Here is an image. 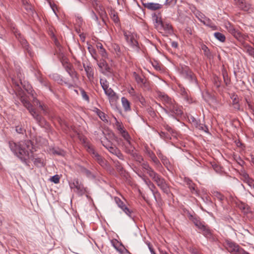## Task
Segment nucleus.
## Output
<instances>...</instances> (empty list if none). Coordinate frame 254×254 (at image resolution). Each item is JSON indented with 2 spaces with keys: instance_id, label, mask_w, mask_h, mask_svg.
<instances>
[{
  "instance_id": "f257e3e1",
  "label": "nucleus",
  "mask_w": 254,
  "mask_h": 254,
  "mask_svg": "<svg viewBox=\"0 0 254 254\" xmlns=\"http://www.w3.org/2000/svg\"><path fill=\"white\" fill-rule=\"evenodd\" d=\"M9 146L11 150L22 161L29 158L33 149V144L29 140L21 141L17 143L10 141Z\"/></svg>"
},
{
  "instance_id": "f03ea898",
  "label": "nucleus",
  "mask_w": 254,
  "mask_h": 254,
  "mask_svg": "<svg viewBox=\"0 0 254 254\" xmlns=\"http://www.w3.org/2000/svg\"><path fill=\"white\" fill-rule=\"evenodd\" d=\"M158 96L164 104V107H162V110L169 116L175 117L183 114L182 107L177 104L174 100L164 93L159 92Z\"/></svg>"
},
{
  "instance_id": "7ed1b4c3",
  "label": "nucleus",
  "mask_w": 254,
  "mask_h": 254,
  "mask_svg": "<svg viewBox=\"0 0 254 254\" xmlns=\"http://www.w3.org/2000/svg\"><path fill=\"white\" fill-rule=\"evenodd\" d=\"M20 100L23 105L27 109L33 118L41 126H43L45 123L44 119L36 112L35 110L33 108L32 105L29 103L26 97L21 96Z\"/></svg>"
},
{
  "instance_id": "20e7f679",
  "label": "nucleus",
  "mask_w": 254,
  "mask_h": 254,
  "mask_svg": "<svg viewBox=\"0 0 254 254\" xmlns=\"http://www.w3.org/2000/svg\"><path fill=\"white\" fill-rule=\"evenodd\" d=\"M189 217L194 225L202 232L205 237H209L211 235V232L208 227L204 224V222L200 221L198 217L191 214H190Z\"/></svg>"
},
{
  "instance_id": "39448f33",
  "label": "nucleus",
  "mask_w": 254,
  "mask_h": 254,
  "mask_svg": "<svg viewBox=\"0 0 254 254\" xmlns=\"http://www.w3.org/2000/svg\"><path fill=\"white\" fill-rule=\"evenodd\" d=\"M124 35L128 45L133 50L138 51L139 47L136 40V35L129 31H124Z\"/></svg>"
},
{
  "instance_id": "423d86ee",
  "label": "nucleus",
  "mask_w": 254,
  "mask_h": 254,
  "mask_svg": "<svg viewBox=\"0 0 254 254\" xmlns=\"http://www.w3.org/2000/svg\"><path fill=\"white\" fill-rule=\"evenodd\" d=\"M64 68L72 78V83H68L66 82H64V83L66 84L68 88L76 86L77 85V82L78 80V77L77 76V73L73 68L72 66L69 64H67L64 65Z\"/></svg>"
},
{
  "instance_id": "0eeeda50",
  "label": "nucleus",
  "mask_w": 254,
  "mask_h": 254,
  "mask_svg": "<svg viewBox=\"0 0 254 254\" xmlns=\"http://www.w3.org/2000/svg\"><path fill=\"white\" fill-rule=\"evenodd\" d=\"M69 186L70 188L79 195H82L86 192V189L78 180H73V182L69 184Z\"/></svg>"
},
{
  "instance_id": "6e6552de",
  "label": "nucleus",
  "mask_w": 254,
  "mask_h": 254,
  "mask_svg": "<svg viewBox=\"0 0 254 254\" xmlns=\"http://www.w3.org/2000/svg\"><path fill=\"white\" fill-rule=\"evenodd\" d=\"M180 73L184 78L188 80L190 82L196 83L195 75L188 67H182Z\"/></svg>"
},
{
  "instance_id": "1a4fd4ad",
  "label": "nucleus",
  "mask_w": 254,
  "mask_h": 254,
  "mask_svg": "<svg viewBox=\"0 0 254 254\" xmlns=\"http://www.w3.org/2000/svg\"><path fill=\"white\" fill-rule=\"evenodd\" d=\"M104 92L105 94L107 96L111 105L112 106H116V103L119 98L118 95L111 88L105 90Z\"/></svg>"
},
{
  "instance_id": "9d476101",
  "label": "nucleus",
  "mask_w": 254,
  "mask_h": 254,
  "mask_svg": "<svg viewBox=\"0 0 254 254\" xmlns=\"http://www.w3.org/2000/svg\"><path fill=\"white\" fill-rule=\"evenodd\" d=\"M236 5L241 10L251 12L252 11L251 5L245 0H234Z\"/></svg>"
},
{
  "instance_id": "9b49d317",
  "label": "nucleus",
  "mask_w": 254,
  "mask_h": 254,
  "mask_svg": "<svg viewBox=\"0 0 254 254\" xmlns=\"http://www.w3.org/2000/svg\"><path fill=\"white\" fill-rule=\"evenodd\" d=\"M226 247L229 252L238 253L239 254H240L241 250H244L240 248L237 244L229 240L226 241Z\"/></svg>"
},
{
  "instance_id": "f8f14e48",
  "label": "nucleus",
  "mask_w": 254,
  "mask_h": 254,
  "mask_svg": "<svg viewBox=\"0 0 254 254\" xmlns=\"http://www.w3.org/2000/svg\"><path fill=\"white\" fill-rule=\"evenodd\" d=\"M153 179L161 189L164 190H167L168 185L164 179L162 178L161 176H153Z\"/></svg>"
},
{
  "instance_id": "ddd939ff",
  "label": "nucleus",
  "mask_w": 254,
  "mask_h": 254,
  "mask_svg": "<svg viewBox=\"0 0 254 254\" xmlns=\"http://www.w3.org/2000/svg\"><path fill=\"white\" fill-rule=\"evenodd\" d=\"M115 200L118 207H120L127 215L130 216L131 212L126 206L124 202L119 197H116Z\"/></svg>"
},
{
  "instance_id": "4468645a",
  "label": "nucleus",
  "mask_w": 254,
  "mask_h": 254,
  "mask_svg": "<svg viewBox=\"0 0 254 254\" xmlns=\"http://www.w3.org/2000/svg\"><path fill=\"white\" fill-rule=\"evenodd\" d=\"M142 5L145 8L151 10H156L161 9L162 5L158 3L142 2Z\"/></svg>"
},
{
  "instance_id": "2eb2a0df",
  "label": "nucleus",
  "mask_w": 254,
  "mask_h": 254,
  "mask_svg": "<svg viewBox=\"0 0 254 254\" xmlns=\"http://www.w3.org/2000/svg\"><path fill=\"white\" fill-rule=\"evenodd\" d=\"M160 33L164 32L165 34H172L173 33V29L171 25L168 22H163L162 27L159 31Z\"/></svg>"
},
{
  "instance_id": "dca6fc26",
  "label": "nucleus",
  "mask_w": 254,
  "mask_h": 254,
  "mask_svg": "<svg viewBox=\"0 0 254 254\" xmlns=\"http://www.w3.org/2000/svg\"><path fill=\"white\" fill-rule=\"evenodd\" d=\"M196 16L198 20L204 25H209L210 19L205 17L203 14L200 12H198L196 13Z\"/></svg>"
},
{
  "instance_id": "f3484780",
  "label": "nucleus",
  "mask_w": 254,
  "mask_h": 254,
  "mask_svg": "<svg viewBox=\"0 0 254 254\" xmlns=\"http://www.w3.org/2000/svg\"><path fill=\"white\" fill-rule=\"evenodd\" d=\"M83 67L86 71V75L89 80H91L94 77V71L93 68L89 65L83 64Z\"/></svg>"
},
{
  "instance_id": "a211bd4d",
  "label": "nucleus",
  "mask_w": 254,
  "mask_h": 254,
  "mask_svg": "<svg viewBox=\"0 0 254 254\" xmlns=\"http://www.w3.org/2000/svg\"><path fill=\"white\" fill-rule=\"evenodd\" d=\"M122 106L126 112H128L131 110L130 103L129 101L125 97L121 98Z\"/></svg>"
},
{
  "instance_id": "6ab92c4d",
  "label": "nucleus",
  "mask_w": 254,
  "mask_h": 254,
  "mask_svg": "<svg viewBox=\"0 0 254 254\" xmlns=\"http://www.w3.org/2000/svg\"><path fill=\"white\" fill-rule=\"evenodd\" d=\"M124 146V149L127 153L131 155L134 152V148L133 146H132L130 141H127L126 143H125Z\"/></svg>"
},
{
  "instance_id": "aec40b11",
  "label": "nucleus",
  "mask_w": 254,
  "mask_h": 254,
  "mask_svg": "<svg viewBox=\"0 0 254 254\" xmlns=\"http://www.w3.org/2000/svg\"><path fill=\"white\" fill-rule=\"evenodd\" d=\"M98 163L103 167L107 166V161L103 159L98 154H95V156H93Z\"/></svg>"
},
{
  "instance_id": "412c9836",
  "label": "nucleus",
  "mask_w": 254,
  "mask_h": 254,
  "mask_svg": "<svg viewBox=\"0 0 254 254\" xmlns=\"http://www.w3.org/2000/svg\"><path fill=\"white\" fill-rule=\"evenodd\" d=\"M133 76L138 84L142 85L145 83V79L144 77L139 75L135 72H133Z\"/></svg>"
},
{
  "instance_id": "4be33fe9",
  "label": "nucleus",
  "mask_w": 254,
  "mask_h": 254,
  "mask_svg": "<svg viewBox=\"0 0 254 254\" xmlns=\"http://www.w3.org/2000/svg\"><path fill=\"white\" fill-rule=\"evenodd\" d=\"M111 47L117 56H120L122 55V51L119 45L117 44H112Z\"/></svg>"
},
{
  "instance_id": "5701e85b",
  "label": "nucleus",
  "mask_w": 254,
  "mask_h": 254,
  "mask_svg": "<svg viewBox=\"0 0 254 254\" xmlns=\"http://www.w3.org/2000/svg\"><path fill=\"white\" fill-rule=\"evenodd\" d=\"M115 120V126L116 128L119 131V132H121L122 131L124 130V127L122 123L119 122L116 118L114 117Z\"/></svg>"
},
{
  "instance_id": "b1692460",
  "label": "nucleus",
  "mask_w": 254,
  "mask_h": 254,
  "mask_svg": "<svg viewBox=\"0 0 254 254\" xmlns=\"http://www.w3.org/2000/svg\"><path fill=\"white\" fill-rule=\"evenodd\" d=\"M185 181L187 185H188L191 191H193L196 194H197V191L195 190L194 184L192 183V181L187 177H185Z\"/></svg>"
},
{
  "instance_id": "393cba45",
  "label": "nucleus",
  "mask_w": 254,
  "mask_h": 254,
  "mask_svg": "<svg viewBox=\"0 0 254 254\" xmlns=\"http://www.w3.org/2000/svg\"><path fill=\"white\" fill-rule=\"evenodd\" d=\"M94 111L98 115L99 117L103 121H107L105 114L97 108H95Z\"/></svg>"
},
{
  "instance_id": "a878e982",
  "label": "nucleus",
  "mask_w": 254,
  "mask_h": 254,
  "mask_svg": "<svg viewBox=\"0 0 254 254\" xmlns=\"http://www.w3.org/2000/svg\"><path fill=\"white\" fill-rule=\"evenodd\" d=\"M214 37L219 41L224 42L225 41L226 38L224 34L220 32H215L214 34Z\"/></svg>"
},
{
  "instance_id": "bb28decb",
  "label": "nucleus",
  "mask_w": 254,
  "mask_h": 254,
  "mask_svg": "<svg viewBox=\"0 0 254 254\" xmlns=\"http://www.w3.org/2000/svg\"><path fill=\"white\" fill-rule=\"evenodd\" d=\"M100 84L104 90V91L105 90L110 88L109 87V83L105 79L101 78L100 80Z\"/></svg>"
},
{
  "instance_id": "cd10ccee",
  "label": "nucleus",
  "mask_w": 254,
  "mask_h": 254,
  "mask_svg": "<svg viewBox=\"0 0 254 254\" xmlns=\"http://www.w3.org/2000/svg\"><path fill=\"white\" fill-rule=\"evenodd\" d=\"M163 22V21H162L160 18H159L158 17H156L155 26L159 31L162 27Z\"/></svg>"
},
{
  "instance_id": "c85d7f7f",
  "label": "nucleus",
  "mask_w": 254,
  "mask_h": 254,
  "mask_svg": "<svg viewBox=\"0 0 254 254\" xmlns=\"http://www.w3.org/2000/svg\"><path fill=\"white\" fill-rule=\"evenodd\" d=\"M149 157L153 162L156 165L158 166L160 164L159 161L153 152H149Z\"/></svg>"
},
{
  "instance_id": "c756f323",
  "label": "nucleus",
  "mask_w": 254,
  "mask_h": 254,
  "mask_svg": "<svg viewBox=\"0 0 254 254\" xmlns=\"http://www.w3.org/2000/svg\"><path fill=\"white\" fill-rule=\"evenodd\" d=\"M51 151L53 154L60 156H64L65 154V152L63 150L60 149H56L54 148L51 150Z\"/></svg>"
},
{
  "instance_id": "7c9ffc66",
  "label": "nucleus",
  "mask_w": 254,
  "mask_h": 254,
  "mask_svg": "<svg viewBox=\"0 0 254 254\" xmlns=\"http://www.w3.org/2000/svg\"><path fill=\"white\" fill-rule=\"evenodd\" d=\"M131 155L136 161L139 163L143 161L142 156L136 152H134Z\"/></svg>"
},
{
  "instance_id": "2f4dec72",
  "label": "nucleus",
  "mask_w": 254,
  "mask_h": 254,
  "mask_svg": "<svg viewBox=\"0 0 254 254\" xmlns=\"http://www.w3.org/2000/svg\"><path fill=\"white\" fill-rule=\"evenodd\" d=\"M245 177V181L251 188H254V181L249 177V176H244Z\"/></svg>"
},
{
  "instance_id": "473e14b6",
  "label": "nucleus",
  "mask_w": 254,
  "mask_h": 254,
  "mask_svg": "<svg viewBox=\"0 0 254 254\" xmlns=\"http://www.w3.org/2000/svg\"><path fill=\"white\" fill-rule=\"evenodd\" d=\"M201 49L203 51L204 55L207 57L211 56V53L208 48L205 45L201 46Z\"/></svg>"
},
{
  "instance_id": "72a5a7b5",
  "label": "nucleus",
  "mask_w": 254,
  "mask_h": 254,
  "mask_svg": "<svg viewBox=\"0 0 254 254\" xmlns=\"http://www.w3.org/2000/svg\"><path fill=\"white\" fill-rule=\"evenodd\" d=\"M142 167L144 169L146 170V172H144V173H146L147 174H149V175H152V173H153V170H152V169H151V168L149 167V165L147 163H143Z\"/></svg>"
},
{
  "instance_id": "f704fd0d",
  "label": "nucleus",
  "mask_w": 254,
  "mask_h": 254,
  "mask_svg": "<svg viewBox=\"0 0 254 254\" xmlns=\"http://www.w3.org/2000/svg\"><path fill=\"white\" fill-rule=\"evenodd\" d=\"M122 136L124 138V139L126 140V142L130 141V136L128 134V132L124 129L120 132Z\"/></svg>"
},
{
  "instance_id": "c9c22d12",
  "label": "nucleus",
  "mask_w": 254,
  "mask_h": 254,
  "mask_svg": "<svg viewBox=\"0 0 254 254\" xmlns=\"http://www.w3.org/2000/svg\"><path fill=\"white\" fill-rule=\"evenodd\" d=\"M15 130L20 134H24L26 132V130L21 125L16 126Z\"/></svg>"
},
{
  "instance_id": "e433bc0d",
  "label": "nucleus",
  "mask_w": 254,
  "mask_h": 254,
  "mask_svg": "<svg viewBox=\"0 0 254 254\" xmlns=\"http://www.w3.org/2000/svg\"><path fill=\"white\" fill-rule=\"evenodd\" d=\"M106 148L108 149L109 151H110L111 153L116 155L118 151L119 150L117 147L115 146H106Z\"/></svg>"
},
{
  "instance_id": "4c0bfd02",
  "label": "nucleus",
  "mask_w": 254,
  "mask_h": 254,
  "mask_svg": "<svg viewBox=\"0 0 254 254\" xmlns=\"http://www.w3.org/2000/svg\"><path fill=\"white\" fill-rule=\"evenodd\" d=\"M150 190L152 191L153 195L154 196V197L156 200H157V195L158 194V192L157 191L154 190L155 186L153 184H150V186L148 187Z\"/></svg>"
},
{
  "instance_id": "58836bf2",
  "label": "nucleus",
  "mask_w": 254,
  "mask_h": 254,
  "mask_svg": "<svg viewBox=\"0 0 254 254\" xmlns=\"http://www.w3.org/2000/svg\"><path fill=\"white\" fill-rule=\"evenodd\" d=\"M179 87L180 89V93L181 95L183 96L186 99L188 100L187 92L185 89L180 85H179Z\"/></svg>"
},
{
  "instance_id": "ea45409f",
  "label": "nucleus",
  "mask_w": 254,
  "mask_h": 254,
  "mask_svg": "<svg viewBox=\"0 0 254 254\" xmlns=\"http://www.w3.org/2000/svg\"><path fill=\"white\" fill-rule=\"evenodd\" d=\"M60 179V176H52V177L49 179V180L54 182L55 184H58L59 183Z\"/></svg>"
},
{
  "instance_id": "a19ab883",
  "label": "nucleus",
  "mask_w": 254,
  "mask_h": 254,
  "mask_svg": "<svg viewBox=\"0 0 254 254\" xmlns=\"http://www.w3.org/2000/svg\"><path fill=\"white\" fill-rule=\"evenodd\" d=\"M247 52L249 54V55L254 57V48L251 46H249L246 48Z\"/></svg>"
},
{
  "instance_id": "79ce46f5",
  "label": "nucleus",
  "mask_w": 254,
  "mask_h": 254,
  "mask_svg": "<svg viewBox=\"0 0 254 254\" xmlns=\"http://www.w3.org/2000/svg\"><path fill=\"white\" fill-rule=\"evenodd\" d=\"M80 91L83 99L88 102L89 101V98L86 94V92L83 89H81Z\"/></svg>"
},
{
  "instance_id": "37998d69",
  "label": "nucleus",
  "mask_w": 254,
  "mask_h": 254,
  "mask_svg": "<svg viewBox=\"0 0 254 254\" xmlns=\"http://www.w3.org/2000/svg\"><path fill=\"white\" fill-rule=\"evenodd\" d=\"M197 127L200 129L201 130L204 132H207L208 131V128L207 127L203 125V124H199L197 126Z\"/></svg>"
},
{
  "instance_id": "c03bdc74",
  "label": "nucleus",
  "mask_w": 254,
  "mask_h": 254,
  "mask_svg": "<svg viewBox=\"0 0 254 254\" xmlns=\"http://www.w3.org/2000/svg\"><path fill=\"white\" fill-rule=\"evenodd\" d=\"M23 4L24 5L25 9L27 11H32L31 6L29 5L26 1H25L24 0H23Z\"/></svg>"
},
{
  "instance_id": "a18cd8bd",
  "label": "nucleus",
  "mask_w": 254,
  "mask_h": 254,
  "mask_svg": "<svg viewBox=\"0 0 254 254\" xmlns=\"http://www.w3.org/2000/svg\"><path fill=\"white\" fill-rule=\"evenodd\" d=\"M99 53L103 58H107V53L104 48H101V50H99Z\"/></svg>"
},
{
  "instance_id": "49530a36",
  "label": "nucleus",
  "mask_w": 254,
  "mask_h": 254,
  "mask_svg": "<svg viewBox=\"0 0 254 254\" xmlns=\"http://www.w3.org/2000/svg\"><path fill=\"white\" fill-rule=\"evenodd\" d=\"M177 0H166L165 4L167 5H173L177 2Z\"/></svg>"
},
{
  "instance_id": "de8ad7c7",
  "label": "nucleus",
  "mask_w": 254,
  "mask_h": 254,
  "mask_svg": "<svg viewBox=\"0 0 254 254\" xmlns=\"http://www.w3.org/2000/svg\"><path fill=\"white\" fill-rule=\"evenodd\" d=\"M152 65L157 70H161V67L157 62L154 61V62H152Z\"/></svg>"
},
{
  "instance_id": "09e8293b",
  "label": "nucleus",
  "mask_w": 254,
  "mask_h": 254,
  "mask_svg": "<svg viewBox=\"0 0 254 254\" xmlns=\"http://www.w3.org/2000/svg\"><path fill=\"white\" fill-rule=\"evenodd\" d=\"M87 151L89 153L92 154L93 155V156H95V154H98L95 151L93 148L90 146H88Z\"/></svg>"
},
{
  "instance_id": "8fccbe9b",
  "label": "nucleus",
  "mask_w": 254,
  "mask_h": 254,
  "mask_svg": "<svg viewBox=\"0 0 254 254\" xmlns=\"http://www.w3.org/2000/svg\"><path fill=\"white\" fill-rule=\"evenodd\" d=\"M34 164L39 166L43 165V163L40 158H36L34 160Z\"/></svg>"
},
{
  "instance_id": "3c124183",
  "label": "nucleus",
  "mask_w": 254,
  "mask_h": 254,
  "mask_svg": "<svg viewBox=\"0 0 254 254\" xmlns=\"http://www.w3.org/2000/svg\"><path fill=\"white\" fill-rule=\"evenodd\" d=\"M111 18L112 20L115 22V23H118L119 21V19L118 17V16L115 14L114 13L111 15Z\"/></svg>"
},
{
  "instance_id": "603ef678",
  "label": "nucleus",
  "mask_w": 254,
  "mask_h": 254,
  "mask_svg": "<svg viewBox=\"0 0 254 254\" xmlns=\"http://www.w3.org/2000/svg\"><path fill=\"white\" fill-rule=\"evenodd\" d=\"M142 179H143L144 183L148 186H150V184H152L150 181L147 180L145 177L146 176H142L143 177H142V176H140Z\"/></svg>"
},
{
  "instance_id": "864d4df0",
  "label": "nucleus",
  "mask_w": 254,
  "mask_h": 254,
  "mask_svg": "<svg viewBox=\"0 0 254 254\" xmlns=\"http://www.w3.org/2000/svg\"><path fill=\"white\" fill-rule=\"evenodd\" d=\"M215 195L217 197V198L218 199H219L220 200H223V196L218 191H216V192H215Z\"/></svg>"
},
{
  "instance_id": "5fc2aeb1",
  "label": "nucleus",
  "mask_w": 254,
  "mask_h": 254,
  "mask_svg": "<svg viewBox=\"0 0 254 254\" xmlns=\"http://www.w3.org/2000/svg\"><path fill=\"white\" fill-rule=\"evenodd\" d=\"M92 19L93 20H94L95 21H96L98 23H99L98 17L97 16V15L95 13V12L94 11L92 12Z\"/></svg>"
},
{
  "instance_id": "6e6d98bb",
  "label": "nucleus",
  "mask_w": 254,
  "mask_h": 254,
  "mask_svg": "<svg viewBox=\"0 0 254 254\" xmlns=\"http://www.w3.org/2000/svg\"><path fill=\"white\" fill-rule=\"evenodd\" d=\"M210 23L209 25H206V26L211 27L212 29V30H214L217 29V26L216 25H215L214 24H213L212 23L211 20H210V23Z\"/></svg>"
},
{
  "instance_id": "4d7b16f0",
  "label": "nucleus",
  "mask_w": 254,
  "mask_h": 254,
  "mask_svg": "<svg viewBox=\"0 0 254 254\" xmlns=\"http://www.w3.org/2000/svg\"><path fill=\"white\" fill-rule=\"evenodd\" d=\"M162 163L165 165L167 166L169 164V160L166 158V157H165L164 158H162Z\"/></svg>"
},
{
  "instance_id": "13d9d810",
  "label": "nucleus",
  "mask_w": 254,
  "mask_h": 254,
  "mask_svg": "<svg viewBox=\"0 0 254 254\" xmlns=\"http://www.w3.org/2000/svg\"><path fill=\"white\" fill-rule=\"evenodd\" d=\"M119 159L124 160V156L122 154V153L120 152V150L118 151V152H117V154L116 155Z\"/></svg>"
},
{
  "instance_id": "bf43d9fd",
  "label": "nucleus",
  "mask_w": 254,
  "mask_h": 254,
  "mask_svg": "<svg viewBox=\"0 0 254 254\" xmlns=\"http://www.w3.org/2000/svg\"><path fill=\"white\" fill-rule=\"evenodd\" d=\"M128 93L131 96H134L135 95V92L132 87H131L130 89L128 90Z\"/></svg>"
},
{
  "instance_id": "052dcab7",
  "label": "nucleus",
  "mask_w": 254,
  "mask_h": 254,
  "mask_svg": "<svg viewBox=\"0 0 254 254\" xmlns=\"http://www.w3.org/2000/svg\"><path fill=\"white\" fill-rule=\"evenodd\" d=\"M165 127L166 129L167 130L170 132H173V129L171 127H169L168 125H166L165 126Z\"/></svg>"
},
{
  "instance_id": "680f3d73",
  "label": "nucleus",
  "mask_w": 254,
  "mask_h": 254,
  "mask_svg": "<svg viewBox=\"0 0 254 254\" xmlns=\"http://www.w3.org/2000/svg\"><path fill=\"white\" fill-rule=\"evenodd\" d=\"M234 106V108L238 110H239L240 109V105L239 104V102L237 103V102H236V104L233 105Z\"/></svg>"
},
{
  "instance_id": "e2e57ef3",
  "label": "nucleus",
  "mask_w": 254,
  "mask_h": 254,
  "mask_svg": "<svg viewBox=\"0 0 254 254\" xmlns=\"http://www.w3.org/2000/svg\"><path fill=\"white\" fill-rule=\"evenodd\" d=\"M21 43L22 45V46L24 47H26L28 45H27V42L26 41V40H24V39H22L21 41Z\"/></svg>"
},
{
  "instance_id": "0e129e2a",
  "label": "nucleus",
  "mask_w": 254,
  "mask_h": 254,
  "mask_svg": "<svg viewBox=\"0 0 254 254\" xmlns=\"http://www.w3.org/2000/svg\"><path fill=\"white\" fill-rule=\"evenodd\" d=\"M88 49L90 53L92 55V56L93 57V54L96 53L95 50L93 48H91L90 47H88Z\"/></svg>"
},
{
  "instance_id": "69168bd1",
  "label": "nucleus",
  "mask_w": 254,
  "mask_h": 254,
  "mask_svg": "<svg viewBox=\"0 0 254 254\" xmlns=\"http://www.w3.org/2000/svg\"><path fill=\"white\" fill-rule=\"evenodd\" d=\"M18 78H19V80H20V84L21 85H23V82H22V76L21 75V74L20 73H19L18 75H17Z\"/></svg>"
},
{
  "instance_id": "338daca9",
  "label": "nucleus",
  "mask_w": 254,
  "mask_h": 254,
  "mask_svg": "<svg viewBox=\"0 0 254 254\" xmlns=\"http://www.w3.org/2000/svg\"><path fill=\"white\" fill-rule=\"evenodd\" d=\"M158 157L162 160V158H164L165 156H164L161 152L157 153Z\"/></svg>"
},
{
  "instance_id": "774afa93",
  "label": "nucleus",
  "mask_w": 254,
  "mask_h": 254,
  "mask_svg": "<svg viewBox=\"0 0 254 254\" xmlns=\"http://www.w3.org/2000/svg\"><path fill=\"white\" fill-rule=\"evenodd\" d=\"M251 162L254 165V156H251Z\"/></svg>"
}]
</instances>
